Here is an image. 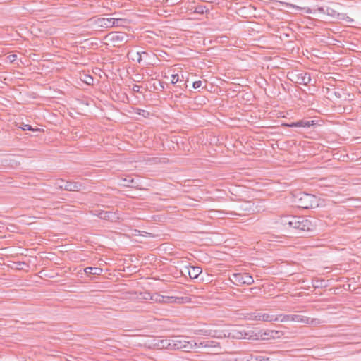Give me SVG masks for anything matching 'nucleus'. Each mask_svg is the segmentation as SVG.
Wrapping results in <instances>:
<instances>
[{
  "instance_id": "obj_1",
  "label": "nucleus",
  "mask_w": 361,
  "mask_h": 361,
  "mask_svg": "<svg viewBox=\"0 0 361 361\" xmlns=\"http://www.w3.org/2000/svg\"><path fill=\"white\" fill-rule=\"evenodd\" d=\"M204 350L208 353H219L221 350L220 343L215 341L197 338L193 340L192 350Z\"/></svg>"
},
{
  "instance_id": "obj_2",
  "label": "nucleus",
  "mask_w": 361,
  "mask_h": 361,
  "mask_svg": "<svg viewBox=\"0 0 361 361\" xmlns=\"http://www.w3.org/2000/svg\"><path fill=\"white\" fill-rule=\"evenodd\" d=\"M235 211L228 213L231 216H245L249 214L259 212L257 205L252 201H242L234 207Z\"/></svg>"
},
{
  "instance_id": "obj_3",
  "label": "nucleus",
  "mask_w": 361,
  "mask_h": 361,
  "mask_svg": "<svg viewBox=\"0 0 361 361\" xmlns=\"http://www.w3.org/2000/svg\"><path fill=\"white\" fill-rule=\"evenodd\" d=\"M294 198L295 203L300 208L309 209L318 206L316 196L311 194L300 192L295 195Z\"/></svg>"
},
{
  "instance_id": "obj_4",
  "label": "nucleus",
  "mask_w": 361,
  "mask_h": 361,
  "mask_svg": "<svg viewBox=\"0 0 361 361\" xmlns=\"http://www.w3.org/2000/svg\"><path fill=\"white\" fill-rule=\"evenodd\" d=\"M193 340H188L186 336H176L171 337V350H182L189 352L192 350Z\"/></svg>"
},
{
  "instance_id": "obj_5",
  "label": "nucleus",
  "mask_w": 361,
  "mask_h": 361,
  "mask_svg": "<svg viewBox=\"0 0 361 361\" xmlns=\"http://www.w3.org/2000/svg\"><path fill=\"white\" fill-rule=\"evenodd\" d=\"M293 222L292 223L291 228L300 231H308L312 230V222L304 216H294Z\"/></svg>"
},
{
  "instance_id": "obj_6",
  "label": "nucleus",
  "mask_w": 361,
  "mask_h": 361,
  "mask_svg": "<svg viewBox=\"0 0 361 361\" xmlns=\"http://www.w3.org/2000/svg\"><path fill=\"white\" fill-rule=\"evenodd\" d=\"M112 18H90L87 22L90 25L97 29H108L112 27Z\"/></svg>"
},
{
  "instance_id": "obj_7",
  "label": "nucleus",
  "mask_w": 361,
  "mask_h": 361,
  "mask_svg": "<svg viewBox=\"0 0 361 361\" xmlns=\"http://www.w3.org/2000/svg\"><path fill=\"white\" fill-rule=\"evenodd\" d=\"M247 319L252 321H261V322H274L276 321L277 318H275V315L270 314L264 312H255L248 314Z\"/></svg>"
},
{
  "instance_id": "obj_8",
  "label": "nucleus",
  "mask_w": 361,
  "mask_h": 361,
  "mask_svg": "<svg viewBox=\"0 0 361 361\" xmlns=\"http://www.w3.org/2000/svg\"><path fill=\"white\" fill-rule=\"evenodd\" d=\"M232 281L237 285L247 284L251 285L254 283L252 276L247 273H238L232 275Z\"/></svg>"
},
{
  "instance_id": "obj_9",
  "label": "nucleus",
  "mask_w": 361,
  "mask_h": 361,
  "mask_svg": "<svg viewBox=\"0 0 361 361\" xmlns=\"http://www.w3.org/2000/svg\"><path fill=\"white\" fill-rule=\"evenodd\" d=\"M293 322L313 326L319 325L323 322L319 319H312L302 314H293Z\"/></svg>"
},
{
  "instance_id": "obj_10",
  "label": "nucleus",
  "mask_w": 361,
  "mask_h": 361,
  "mask_svg": "<svg viewBox=\"0 0 361 361\" xmlns=\"http://www.w3.org/2000/svg\"><path fill=\"white\" fill-rule=\"evenodd\" d=\"M59 187L61 189L67 191H79L84 188L83 185L81 183L64 181L63 180H60V184H59Z\"/></svg>"
},
{
  "instance_id": "obj_11",
  "label": "nucleus",
  "mask_w": 361,
  "mask_h": 361,
  "mask_svg": "<svg viewBox=\"0 0 361 361\" xmlns=\"http://www.w3.org/2000/svg\"><path fill=\"white\" fill-rule=\"evenodd\" d=\"M150 345L159 349L166 348L171 350V338H153L151 341Z\"/></svg>"
},
{
  "instance_id": "obj_12",
  "label": "nucleus",
  "mask_w": 361,
  "mask_h": 361,
  "mask_svg": "<svg viewBox=\"0 0 361 361\" xmlns=\"http://www.w3.org/2000/svg\"><path fill=\"white\" fill-rule=\"evenodd\" d=\"M292 76L293 78L291 80L295 82L300 85H307L311 81L310 74L307 72H302L295 74L292 73Z\"/></svg>"
},
{
  "instance_id": "obj_13",
  "label": "nucleus",
  "mask_w": 361,
  "mask_h": 361,
  "mask_svg": "<svg viewBox=\"0 0 361 361\" xmlns=\"http://www.w3.org/2000/svg\"><path fill=\"white\" fill-rule=\"evenodd\" d=\"M282 239H285L284 237L282 236H275L267 235L264 238L263 240L264 244L267 243V245L269 247H284V245H281L279 243H283Z\"/></svg>"
},
{
  "instance_id": "obj_14",
  "label": "nucleus",
  "mask_w": 361,
  "mask_h": 361,
  "mask_svg": "<svg viewBox=\"0 0 361 361\" xmlns=\"http://www.w3.org/2000/svg\"><path fill=\"white\" fill-rule=\"evenodd\" d=\"M145 295H147V296L143 297L142 298L143 299H145V300L150 299L157 302H160V303L171 302L173 301V297L164 296V295H159L158 293H154L152 295L149 293H146Z\"/></svg>"
},
{
  "instance_id": "obj_15",
  "label": "nucleus",
  "mask_w": 361,
  "mask_h": 361,
  "mask_svg": "<svg viewBox=\"0 0 361 361\" xmlns=\"http://www.w3.org/2000/svg\"><path fill=\"white\" fill-rule=\"evenodd\" d=\"M316 123H317V121L314 120L302 119V120L298 121L296 122L286 123V124H285V126L287 127H290V128H294V127L310 128V126H314Z\"/></svg>"
},
{
  "instance_id": "obj_16",
  "label": "nucleus",
  "mask_w": 361,
  "mask_h": 361,
  "mask_svg": "<svg viewBox=\"0 0 361 361\" xmlns=\"http://www.w3.org/2000/svg\"><path fill=\"white\" fill-rule=\"evenodd\" d=\"M279 333V331L272 330H267L264 331H259L258 340L274 339L276 337H279V336H278Z\"/></svg>"
},
{
  "instance_id": "obj_17",
  "label": "nucleus",
  "mask_w": 361,
  "mask_h": 361,
  "mask_svg": "<svg viewBox=\"0 0 361 361\" xmlns=\"http://www.w3.org/2000/svg\"><path fill=\"white\" fill-rule=\"evenodd\" d=\"M242 329L233 327L231 329H227V338H231L234 339H243Z\"/></svg>"
},
{
  "instance_id": "obj_18",
  "label": "nucleus",
  "mask_w": 361,
  "mask_h": 361,
  "mask_svg": "<svg viewBox=\"0 0 361 361\" xmlns=\"http://www.w3.org/2000/svg\"><path fill=\"white\" fill-rule=\"evenodd\" d=\"M293 220H295L294 216L287 215L280 217L279 223L281 224L285 228L289 229L291 228Z\"/></svg>"
},
{
  "instance_id": "obj_19",
  "label": "nucleus",
  "mask_w": 361,
  "mask_h": 361,
  "mask_svg": "<svg viewBox=\"0 0 361 361\" xmlns=\"http://www.w3.org/2000/svg\"><path fill=\"white\" fill-rule=\"evenodd\" d=\"M122 181H123L122 185L124 187L134 188H136L138 187L137 182L130 176L123 179Z\"/></svg>"
},
{
  "instance_id": "obj_20",
  "label": "nucleus",
  "mask_w": 361,
  "mask_h": 361,
  "mask_svg": "<svg viewBox=\"0 0 361 361\" xmlns=\"http://www.w3.org/2000/svg\"><path fill=\"white\" fill-rule=\"evenodd\" d=\"M211 332H213L214 335H211V337L217 338H227V329H211Z\"/></svg>"
},
{
  "instance_id": "obj_21",
  "label": "nucleus",
  "mask_w": 361,
  "mask_h": 361,
  "mask_svg": "<svg viewBox=\"0 0 361 361\" xmlns=\"http://www.w3.org/2000/svg\"><path fill=\"white\" fill-rule=\"evenodd\" d=\"M112 27H126L129 21L125 18H112Z\"/></svg>"
},
{
  "instance_id": "obj_22",
  "label": "nucleus",
  "mask_w": 361,
  "mask_h": 361,
  "mask_svg": "<svg viewBox=\"0 0 361 361\" xmlns=\"http://www.w3.org/2000/svg\"><path fill=\"white\" fill-rule=\"evenodd\" d=\"M98 216L102 219L105 220H111L113 221L114 219L117 218L114 213L111 212H105L102 211L98 214Z\"/></svg>"
},
{
  "instance_id": "obj_23",
  "label": "nucleus",
  "mask_w": 361,
  "mask_h": 361,
  "mask_svg": "<svg viewBox=\"0 0 361 361\" xmlns=\"http://www.w3.org/2000/svg\"><path fill=\"white\" fill-rule=\"evenodd\" d=\"M201 269L198 267H190V268H188V272L189 274V276L191 279H196L201 273Z\"/></svg>"
},
{
  "instance_id": "obj_24",
  "label": "nucleus",
  "mask_w": 361,
  "mask_h": 361,
  "mask_svg": "<svg viewBox=\"0 0 361 361\" xmlns=\"http://www.w3.org/2000/svg\"><path fill=\"white\" fill-rule=\"evenodd\" d=\"M275 318H277L276 322H293V314H279L278 316L275 315Z\"/></svg>"
},
{
  "instance_id": "obj_25",
  "label": "nucleus",
  "mask_w": 361,
  "mask_h": 361,
  "mask_svg": "<svg viewBox=\"0 0 361 361\" xmlns=\"http://www.w3.org/2000/svg\"><path fill=\"white\" fill-rule=\"evenodd\" d=\"M209 9L204 5H197L194 8L193 13L197 14H204V13H208Z\"/></svg>"
},
{
  "instance_id": "obj_26",
  "label": "nucleus",
  "mask_w": 361,
  "mask_h": 361,
  "mask_svg": "<svg viewBox=\"0 0 361 361\" xmlns=\"http://www.w3.org/2000/svg\"><path fill=\"white\" fill-rule=\"evenodd\" d=\"M194 334L196 335H202L205 336H211V335H214L213 332H211V329H197L195 330Z\"/></svg>"
},
{
  "instance_id": "obj_27",
  "label": "nucleus",
  "mask_w": 361,
  "mask_h": 361,
  "mask_svg": "<svg viewBox=\"0 0 361 361\" xmlns=\"http://www.w3.org/2000/svg\"><path fill=\"white\" fill-rule=\"evenodd\" d=\"M314 248H319V247H326V248H336L335 247H333L332 245H327L324 243V240L321 239L318 240L317 243L312 246Z\"/></svg>"
},
{
  "instance_id": "obj_28",
  "label": "nucleus",
  "mask_w": 361,
  "mask_h": 361,
  "mask_svg": "<svg viewBox=\"0 0 361 361\" xmlns=\"http://www.w3.org/2000/svg\"><path fill=\"white\" fill-rule=\"evenodd\" d=\"M23 130H30L33 132L40 131L39 128H34L32 126L28 124L22 123L21 126L19 127Z\"/></svg>"
},
{
  "instance_id": "obj_29",
  "label": "nucleus",
  "mask_w": 361,
  "mask_h": 361,
  "mask_svg": "<svg viewBox=\"0 0 361 361\" xmlns=\"http://www.w3.org/2000/svg\"><path fill=\"white\" fill-rule=\"evenodd\" d=\"M100 269L96 268V267H87L85 269V272L90 275V274H98L99 271H100Z\"/></svg>"
},
{
  "instance_id": "obj_30",
  "label": "nucleus",
  "mask_w": 361,
  "mask_h": 361,
  "mask_svg": "<svg viewBox=\"0 0 361 361\" xmlns=\"http://www.w3.org/2000/svg\"><path fill=\"white\" fill-rule=\"evenodd\" d=\"M259 331L248 330V339L249 340H258Z\"/></svg>"
},
{
  "instance_id": "obj_31",
  "label": "nucleus",
  "mask_w": 361,
  "mask_h": 361,
  "mask_svg": "<svg viewBox=\"0 0 361 361\" xmlns=\"http://www.w3.org/2000/svg\"><path fill=\"white\" fill-rule=\"evenodd\" d=\"M142 54L148 55V53L146 52V51H142V52L137 51V52H136V56H137L136 61L139 63H140L142 62Z\"/></svg>"
},
{
  "instance_id": "obj_32",
  "label": "nucleus",
  "mask_w": 361,
  "mask_h": 361,
  "mask_svg": "<svg viewBox=\"0 0 361 361\" xmlns=\"http://www.w3.org/2000/svg\"><path fill=\"white\" fill-rule=\"evenodd\" d=\"M179 81V75L178 74H173L171 75V82L172 84H176Z\"/></svg>"
},
{
  "instance_id": "obj_33",
  "label": "nucleus",
  "mask_w": 361,
  "mask_h": 361,
  "mask_svg": "<svg viewBox=\"0 0 361 361\" xmlns=\"http://www.w3.org/2000/svg\"><path fill=\"white\" fill-rule=\"evenodd\" d=\"M165 1L166 4L173 6L181 3L182 0H165Z\"/></svg>"
},
{
  "instance_id": "obj_34",
  "label": "nucleus",
  "mask_w": 361,
  "mask_h": 361,
  "mask_svg": "<svg viewBox=\"0 0 361 361\" xmlns=\"http://www.w3.org/2000/svg\"><path fill=\"white\" fill-rule=\"evenodd\" d=\"M202 82L201 80L195 81L192 84L194 89L200 88L202 86Z\"/></svg>"
},
{
  "instance_id": "obj_35",
  "label": "nucleus",
  "mask_w": 361,
  "mask_h": 361,
  "mask_svg": "<svg viewBox=\"0 0 361 361\" xmlns=\"http://www.w3.org/2000/svg\"><path fill=\"white\" fill-rule=\"evenodd\" d=\"M335 13H336L335 11L333 10L332 8H326V13L329 16H334Z\"/></svg>"
},
{
  "instance_id": "obj_36",
  "label": "nucleus",
  "mask_w": 361,
  "mask_h": 361,
  "mask_svg": "<svg viewBox=\"0 0 361 361\" xmlns=\"http://www.w3.org/2000/svg\"><path fill=\"white\" fill-rule=\"evenodd\" d=\"M7 59H8V60L10 62H11V63H12V62H13V61H15L16 60V59H17V55H16V54H11V55H8V56H7Z\"/></svg>"
},
{
  "instance_id": "obj_37",
  "label": "nucleus",
  "mask_w": 361,
  "mask_h": 361,
  "mask_svg": "<svg viewBox=\"0 0 361 361\" xmlns=\"http://www.w3.org/2000/svg\"><path fill=\"white\" fill-rule=\"evenodd\" d=\"M140 88H141V86H140L138 85H133V86L132 87V90L134 92H140Z\"/></svg>"
},
{
  "instance_id": "obj_38",
  "label": "nucleus",
  "mask_w": 361,
  "mask_h": 361,
  "mask_svg": "<svg viewBox=\"0 0 361 361\" xmlns=\"http://www.w3.org/2000/svg\"><path fill=\"white\" fill-rule=\"evenodd\" d=\"M123 37H124V35L123 34H121V35H116L115 36L113 37L112 39H118V40H123Z\"/></svg>"
},
{
  "instance_id": "obj_39",
  "label": "nucleus",
  "mask_w": 361,
  "mask_h": 361,
  "mask_svg": "<svg viewBox=\"0 0 361 361\" xmlns=\"http://www.w3.org/2000/svg\"><path fill=\"white\" fill-rule=\"evenodd\" d=\"M268 360H269V358H265L264 357H262V356H257L255 357L256 361H267Z\"/></svg>"
},
{
  "instance_id": "obj_40",
  "label": "nucleus",
  "mask_w": 361,
  "mask_h": 361,
  "mask_svg": "<svg viewBox=\"0 0 361 361\" xmlns=\"http://www.w3.org/2000/svg\"><path fill=\"white\" fill-rule=\"evenodd\" d=\"M243 339H248V331L243 330Z\"/></svg>"
},
{
  "instance_id": "obj_41",
  "label": "nucleus",
  "mask_w": 361,
  "mask_h": 361,
  "mask_svg": "<svg viewBox=\"0 0 361 361\" xmlns=\"http://www.w3.org/2000/svg\"><path fill=\"white\" fill-rule=\"evenodd\" d=\"M316 11L322 13H326V10L324 7H318Z\"/></svg>"
},
{
  "instance_id": "obj_42",
  "label": "nucleus",
  "mask_w": 361,
  "mask_h": 361,
  "mask_svg": "<svg viewBox=\"0 0 361 361\" xmlns=\"http://www.w3.org/2000/svg\"><path fill=\"white\" fill-rule=\"evenodd\" d=\"M87 78H89V80H85V82L87 84H90L91 82H93V78L90 75H87Z\"/></svg>"
},
{
  "instance_id": "obj_43",
  "label": "nucleus",
  "mask_w": 361,
  "mask_h": 361,
  "mask_svg": "<svg viewBox=\"0 0 361 361\" xmlns=\"http://www.w3.org/2000/svg\"><path fill=\"white\" fill-rule=\"evenodd\" d=\"M42 255H41V257L42 258H47V259H51L50 257H49L48 256H47V254L45 252H43L41 253Z\"/></svg>"
},
{
  "instance_id": "obj_44",
  "label": "nucleus",
  "mask_w": 361,
  "mask_h": 361,
  "mask_svg": "<svg viewBox=\"0 0 361 361\" xmlns=\"http://www.w3.org/2000/svg\"><path fill=\"white\" fill-rule=\"evenodd\" d=\"M159 86H160V87H161V89H160V90H163L164 89V82H162L159 81Z\"/></svg>"
},
{
  "instance_id": "obj_45",
  "label": "nucleus",
  "mask_w": 361,
  "mask_h": 361,
  "mask_svg": "<svg viewBox=\"0 0 361 361\" xmlns=\"http://www.w3.org/2000/svg\"><path fill=\"white\" fill-rule=\"evenodd\" d=\"M307 13H312V10L311 8H307L305 11Z\"/></svg>"
},
{
  "instance_id": "obj_46",
  "label": "nucleus",
  "mask_w": 361,
  "mask_h": 361,
  "mask_svg": "<svg viewBox=\"0 0 361 361\" xmlns=\"http://www.w3.org/2000/svg\"><path fill=\"white\" fill-rule=\"evenodd\" d=\"M290 6L294 7V8H297V9H298V10H302V8H300L299 6H293V5H290Z\"/></svg>"
},
{
  "instance_id": "obj_47",
  "label": "nucleus",
  "mask_w": 361,
  "mask_h": 361,
  "mask_svg": "<svg viewBox=\"0 0 361 361\" xmlns=\"http://www.w3.org/2000/svg\"><path fill=\"white\" fill-rule=\"evenodd\" d=\"M135 233H140V231L135 230Z\"/></svg>"
}]
</instances>
